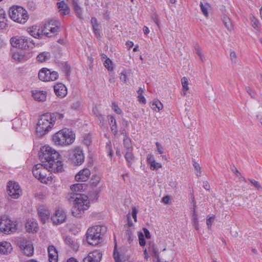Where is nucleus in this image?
I'll use <instances>...</instances> for the list:
<instances>
[{
	"label": "nucleus",
	"instance_id": "obj_1",
	"mask_svg": "<svg viewBox=\"0 0 262 262\" xmlns=\"http://www.w3.org/2000/svg\"><path fill=\"white\" fill-rule=\"evenodd\" d=\"M39 159L49 171L54 173L61 172L63 170V163L59 154L49 145L40 148Z\"/></svg>",
	"mask_w": 262,
	"mask_h": 262
},
{
	"label": "nucleus",
	"instance_id": "obj_2",
	"mask_svg": "<svg viewBox=\"0 0 262 262\" xmlns=\"http://www.w3.org/2000/svg\"><path fill=\"white\" fill-rule=\"evenodd\" d=\"M62 114L59 113H47L42 115L36 125V135L42 137L47 134L53 128L55 122H59L63 118Z\"/></svg>",
	"mask_w": 262,
	"mask_h": 262
},
{
	"label": "nucleus",
	"instance_id": "obj_3",
	"mask_svg": "<svg viewBox=\"0 0 262 262\" xmlns=\"http://www.w3.org/2000/svg\"><path fill=\"white\" fill-rule=\"evenodd\" d=\"M70 199L74 200L73 207L72 209V214L77 217H80L81 214L87 210L90 205L87 196L78 193H73Z\"/></svg>",
	"mask_w": 262,
	"mask_h": 262
},
{
	"label": "nucleus",
	"instance_id": "obj_4",
	"mask_svg": "<svg viewBox=\"0 0 262 262\" xmlns=\"http://www.w3.org/2000/svg\"><path fill=\"white\" fill-rule=\"evenodd\" d=\"M105 231V226H96L89 228L86 232V241L89 244L95 246L99 244Z\"/></svg>",
	"mask_w": 262,
	"mask_h": 262
},
{
	"label": "nucleus",
	"instance_id": "obj_5",
	"mask_svg": "<svg viewBox=\"0 0 262 262\" xmlns=\"http://www.w3.org/2000/svg\"><path fill=\"white\" fill-rule=\"evenodd\" d=\"M9 14L13 21L20 24H24L29 18L27 11L20 6H14L10 7Z\"/></svg>",
	"mask_w": 262,
	"mask_h": 262
},
{
	"label": "nucleus",
	"instance_id": "obj_6",
	"mask_svg": "<svg viewBox=\"0 0 262 262\" xmlns=\"http://www.w3.org/2000/svg\"><path fill=\"white\" fill-rule=\"evenodd\" d=\"M59 23L56 20H51L47 24L41 26L40 28L42 38L43 36L51 37L56 35L59 31Z\"/></svg>",
	"mask_w": 262,
	"mask_h": 262
},
{
	"label": "nucleus",
	"instance_id": "obj_7",
	"mask_svg": "<svg viewBox=\"0 0 262 262\" xmlns=\"http://www.w3.org/2000/svg\"><path fill=\"white\" fill-rule=\"evenodd\" d=\"M16 225L7 215L0 217V231L5 234H10L16 230Z\"/></svg>",
	"mask_w": 262,
	"mask_h": 262
},
{
	"label": "nucleus",
	"instance_id": "obj_8",
	"mask_svg": "<svg viewBox=\"0 0 262 262\" xmlns=\"http://www.w3.org/2000/svg\"><path fill=\"white\" fill-rule=\"evenodd\" d=\"M50 171L47 167H46L44 164H37L32 169V173L34 176L39 180L42 183H47V172Z\"/></svg>",
	"mask_w": 262,
	"mask_h": 262
},
{
	"label": "nucleus",
	"instance_id": "obj_9",
	"mask_svg": "<svg viewBox=\"0 0 262 262\" xmlns=\"http://www.w3.org/2000/svg\"><path fill=\"white\" fill-rule=\"evenodd\" d=\"M58 77V74L56 71H51L47 68H42L38 73V78L43 81H54Z\"/></svg>",
	"mask_w": 262,
	"mask_h": 262
},
{
	"label": "nucleus",
	"instance_id": "obj_10",
	"mask_svg": "<svg viewBox=\"0 0 262 262\" xmlns=\"http://www.w3.org/2000/svg\"><path fill=\"white\" fill-rule=\"evenodd\" d=\"M9 195L13 199H17L19 196L20 189L19 185L15 182L10 181L7 185Z\"/></svg>",
	"mask_w": 262,
	"mask_h": 262
},
{
	"label": "nucleus",
	"instance_id": "obj_11",
	"mask_svg": "<svg viewBox=\"0 0 262 262\" xmlns=\"http://www.w3.org/2000/svg\"><path fill=\"white\" fill-rule=\"evenodd\" d=\"M73 156L71 158L72 162L76 165L82 164L84 160V157L82 150L79 147L74 148L72 151Z\"/></svg>",
	"mask_w": 262,
	"mask_h": 262
},
{
	"label": "nucleus",
	"instance_id": "obj_12",
	"mask_svg": "<svg viewBox=\"0 0 262 262\" xmlns=\"http://www.w3.org/2000/svg\"><path fill=\"white\" fill-rule=\"evenodd\" d=\"M66 218V213L61 209L56 210L54 214L52 216L51 220L55 225L60 224L65 221Z\"/></svg>",
	"mask_w": 262,
	"mask_h": 262
},
{
	"label": "nucleus",
	"instance_id": "obj_13",
	"mask_svg": "<svg viewBox=\"0 0 262 262\" xmlns=\"http://www.w3.org/2000/svg\"><path fill=\"white\" fill-rule=\"evenodd\" d=\"M20 248L24 250L26 255L30 256L33 254L34 248L30 241L23 239L20 243Z\"/></svg>",
	"mask_w": 262,
	"mask_h": 262
},
{
	"label": "nucleus",
	"instance_id": "obj_14",
	"mask_svg": "<svg viewBox=\"0 0 262 262\" xmlns=\"http://www.w3.org/2000/svg\"><path fill=\"white\" fill-rule=\"evenodd\" d=\"M102 257L101 253L98 250H95L90 253L88 256L83 259V262H99Z\"/></svg>",
	"mask_w": 262,
	"mask_h": 262
},
{
	"label": "nucleus",
	"instance_id": "obj_15",
	"mask_svg": "<svg viewBox=\"0 0 262 262\" xmlns=\"http://www.w3.org/2000/svg\"><path fill=\"white\" fill-rule=\"evenodd\" d=\"M63 130H60L56 133L52 137L53 141L57 145H65L66 140H64V136Z\"/></svg>",
	"mask_w": 262,
	"mask_h": 262
},
{
	"label": "nucleus",
	"instance_id": "obj_16",
	"mask_svg": "<svg viewBox=\"0 0 262 262\" xmlns=\"http://www.w3.org/2000/svg\"><path fill=\"white\" fill-rule=\"evenodd\" d=\"M64 136V140H66L65 145H70L72 144L75 139V135L74 132L70 129H62Z\"/></svg>",
	"mask_w": 262,
	"mask_h": 262
},
{
	"label": "nucleus",
	"instance_id": "obj_17",
	"mask_svg": "<svg viewBox=\"0 0 262 262\" xmlns=\"http://www.w3.org/2000/svg\"><path fill=\"white\" fill-rule=\"evenodd\" d=\"M37 212L43 223L49 219L50 214L47 206L40 205L37 208Z\"/></svg>",
	"mask_w": 262,
	"mask_h": 262
},
{
	"label": "nucleus",
	"instance_id": "obj_18",
	"mask_svg": "<svg viewBox=\"0 0 262 262\" xmlns=\"http://www.w3.org/2000/svg\"><path fill=\"white\" fill-rule=\"evenodd\" d=\"M90 174V170L88 168H84L75 176V179L77 181L84 182L88 180Z\"/></svg>",
	"mask_w": 262,
	"mask_h": 262
},
{
	"label": "nucleus",
	"instance_id": "obj_19",
	"mask_svg": "<svg viewBox=\"0 0 262 262\" xmlns=\"http://www.w3.org/2000/svg\"><path fill=\"white\" fill-rule=\"evenodd\" d=\"M54 90L55 94L61 98L64 97L67 94V88L62 83H57L54 85Z\"/></svg>",
	"mask_w": 262,
	"mask_h": 262
},
{
	"label": "nucleus",
	"instance_id": "obj_20",
	"mask_svg": "<svg viewBox=\"0 0 262 262\" xmlns=\"http://www.w3.org/2000/svg\"><path fill=\"white\" fill-rule=\"evenodd\" d=\"M38 224L33 219L28 220L25 224L26 230L28 232H36L38 229Z\"/></svg>",
	"mask_w": 262,
	"mask_h": 262
},
{
	"label": "nucleus",
	"instance_id": "obj_21",
	"mask_svg": "<svg viewBox=\"0 0 262 262\" xmlns=\"http://www.w3.org/2000/svg\"><path fill=\"white\" fill-rule=\"evenodd\" d=\"M49 260L50 262H57L58 253L55 247L53 246H50L48 249Z\"/></svg>",
	"mask_w": 262,
	"mask_h": 262
},
{
	"label": "nucleus",
	"instance_id": "obj_22",
	"mask_svg": "<svg viewBox=\"0 0 262 262\" xmlns=\"http://www.w3.org/2000/svg\"><path fill=\"white\" fill-rule=\"evenodd\" d=\"M23 39L21 49L30 50L34 47L35 43L32 38L23 36Z\"/></svg>",
	"mask_w": 262,
	"mask_h": 262
},
{
	"label": "nucleus",
	"instance_id": "obj_23",
	"mask_svg": "<svg viewBox=\"0 0 262 262\" xmlns=\"http://www.w3.org/2000/svg\"><path fill=\"white\" fill-rule=\"evenodd\" d=\"M7 21L5 11L0 7V29H5L7 27Z\"/></svg>",
	"mask_w": 262,
	"mask_h": 262
},
{
	"label": "nucleus",
	"instance_id": "obj_24",
	"mask_svg": "<svg viewBox=\"0 0 262 262\" xmlns=\"http://www.w3.org/2000/svg\"><path fill=\"white\" fill-rule=\"evenodd\" d=\"M12 250V246L8 242H3L0 243V252L4 254H7Z\"/></svg>",
	"mask_w": 262,
	"mask_h": 262
},
{
	"label": "nucleus",
	"instance_id": "obj_25",
	"mask_svg": "<svg viewBox=\"0 0 262 262\" xmlns=\"http://www.w3.org/2000/svg\"><path fill=\"white\" fill-rule=\"evenodd\" d=\"M57 5L60 14L62 15H68L69 14L70 8L64 1L57 3Z\"/></svg>",
	"mask_w": 262,
	"mask_h": 262
},
{
	"label": "nucleus",
	"instance_id": "obj_26",
	"mask_svg": "<svg viewBox=\"0 0 262 262\" xmlns=\"http://www.w3.org/2000/svg\"><path fill=\"white\" fill-rule=\"evenodd\" d=\"M32 96L36 100L44 101L46 100L47 93L42 91H37L32 92Z\"/></svg>",
	"mask_w": 262,
	"mask_h": 262
},
{
	"label": "nucleus",
	"instance_id": "obj_27",
	"mask_svg": "<svg viewBox=\"0 0 262 262\" xmlns=\"http://www.w3.org/2000/svg\"><path fill=\"white\" fill-rule=\"evenodd\" d=\"M23 36H13L10 39V43L13 47L21 48Z\"/></svg>",
	"mask_w": 262,
	"mask_h": 262
},
{
	"label": "nucleus",
	"instance_id": "obj_28",
	"mask_svg": "<svg viewBox=\"0 0 262 262\" xmlns=\"http://www.w3.org/2000/svg\"><path fill=\"white\" fill-rule=\"evenodd\" d=\"M124 157L127 162V166L129 167H131L135 159V157L132 152V149L127 150Z\"/></svg>",
	"mask_w": 262,
	"mask_h": 262
},
{
	"label": "nucleus",
	"instance_id": "obj_29",
	"mask_svg": "<svg viewBox=\"0 0 262 262\" xmlns=\"http://www.w3.org/2000/svg\"><path fill=\"white\" fill-rule=\"evenodd\" d=\"M72 6L76 16L79 18H82V11L76 0L72 1Z\"/></svg>",
	"mask_w": 262,
	"mask_h": 262
},
{
	"label": "nucleus",
	"instance_id": "obj_30",
	"mask_svg": "<svg viewBox=\"0 0 262 262\" xmlns=\"http://www.w3.org/2000/svg\"><path fill=\"white\" fill-rule=\"evenodd\" d=\"M88 186L84 183H78L75 184L71 186V189L75 193H77L78 191L84 190L87 189Z\"/></svg>",
	"mask_w": 262,
	"mask_h": 262
},
{
	"label": "nucleus",
	"instance_id": "obj_31",
	"mask_svg": "<svg viewBox=\"0 0 262 262\" xmlns=\"http://www.w3.org/2000/svg\"><path fill=\"white\" fill-rule=\"evenodd\" d=\"M200 7L201 10V11L203 15L205 17H208V10L210 9V6L207 3L203 4L202 2L200 3Z\"/></svg>",
	"mask_w": 262,
	"mask_h": 262
},
{
	"label": "nucleus",
	"instance_id": "obj_32",
	"mask_svg": "<svg viewBox=\"0 0 262 262\" xmlns=\"http://www.w3.org/2000/svg\"><path fill=\"white\" fill-rule=\"evenodd\" d=\"M50 54L49 52H42L40 53L37 57V59L38 61L42 62H45L50 59Z\"/></svg>",
	"mask_w": 262,
	"mask_h": 262
},
{
	"label": "nucleus",
	"instance_id": "obj_33",
	"mask_svg": "<svg viewBox=\"0 0 262 262\" xmlns=\"http://www.w3.org/2000/svg\"><path fill=\"white\" fill-rule=\"evenodd\" d=\"M223 21L225 27L229 31H231L233 30V25L229 17H228L226 16H224L223 17Z\"/></svg>",
	"mask_w": 262,
	"mask_h": 262
},
{
	"label": "nucleus",
	"instance_id": "obj_34",
	"mask_svg": "<svg viewBox=\"0 0 262 262\" xmlns=\"http://www.w3.org/2000/svg\"><path fill=\"white\" fill-rule=\"evenodd\" d=\"M151 108L155 111H157V109L158 111H159L163 108V104L159 100H155L152 103Z\"/></svg>",
	"mask_w": 262,
	"mask_h": 262
},
{
	"label": "nucleus",
	"instance_id": "obj_35",
	"mask_svg": "<svg viewBox=\"0 0 262 262\" xmlns=\"http://www.w3.org/2000/svg\"><path fill=\"white\" fill-rule=\"evenodd\" d=\"M64 242L67 245L71 247L74 250H77L78 248L77 244L71 238L67 237L64 239Z\"/></svg>",
	"mask_w": 262,
	"mask_h": 262
},
{
	"label": "nucleus",
	"instance_id": "obj_36",
	"mask_svg": "<svg viewBox=\"0 0 262 262\" xmlns=\"http://www.w3.org/2000/svg\"><path fill=\"white\" fill-rule=\"evenodd\" d=\"M32 29H33L30 30V34L35 38H42L39 28L37 30L36 28L34 29L33 27Z\"/></svg>",
	"mask_w": 262,
	"mask_h": 262
},
{
	"label": "nucleus",
	"instance_id": "obj_37",
	"mask_svg": "<svg viewBox=\"0 0 262 262\" xmlns=\"http://www.w3.org/2000/svg\"><path fill=\"white\" fill-rule=\"evenodd\" d=\"M126 136V135H125ZM123 145L125 148L127 149V150L129 149H132L133 150V147L132 145L131 140L129 138L125 137L123 139Z\"/></svg>",
	"mask_w": 262,
	"mask_h": 262
},
{
	"label": "nucleus",
	"instance_id": "obj_38",
	"mask_svg": "<svg viewBox=\"0 0 262 262\" xmlns=\"http://www.w3.org/2000/svg\"><path fill=\"white\" fill-rule=\"evenodd\" d=\"M91 23L95 34H97V33H99V28L97 19L95 17H92L91 19Z\"/></svg>",
	"mask_w": 262,
	"mask_h": 262
},
{
	"label": "nucleus",
	"instance_id": "obj_39",
	"mask_svg": "<svg viewBox=\"0 0 262 262\" xmlns=\"http://www.w3.org/2000/svg\"><path fill=\"white\" fill-rule=\"evenodd\" d=\"M12 57L15 60L20 61L24 58L23 54L19 52H14L12 54Z\"/></svg>",
	"mask_w": 262,
	"mask_h": 262
},
{
	"label": "nucleus",
	"instance_id": "obj_40",
	"mask_svg": "<svg viewBox=\"0 0 262 262\" xmlns=\"http://www.w3.org/2000/svg\"><path fill=\"white\" fill-rule=\"evenodd\" d=\"M181 83L183 89L185 91H188L189 90L188 79L185 77H183L181 79Z\"/></svg>",
	"mask_w": 262,
	"mask_h": 262
},
{
	"label": "nucleus",
	"instance_id": "obj_41",
	"mask_svg": "<svg viewBox=\"0 0 262 262\" xmlns=\"http://www.w3.org/2000/svg\"><path fill=\"white\" fill-rule=\"evenodd\" d=\"M104 66L108 71H112L113 69L112 67V61L108 58L105 60Z\"/></svg>",
	"mask_w": 262,
	"mask_h": 262
},
{
	"label": "nucleus",
	"instance_id": "obj_42",
	"mask_svg": "<svg viewBox=\"0 0 262 262\" xmlns=\"http://www.w3.org/2000/svg\"><path fill=\"white\" fill-rule=\"evenodd\" d=\"M112 109L118 114H122V112L121 110L119 107L118 105L115 102H113L112 103Z\"/></svg>",
	"mask_w": 262,
	"mask_h": 262
},
{
	"label": "nucleus",
	"instance_id": "obj_43",
	"mask_svg": "<svg viewBox=\"0 0 262 262\" xmlns=\"http://www.w3.org/2000/svg\"><path fill=\"white\" fill-rule=\"evenodd\" d=\"M193 167L195 170V174L197 176H200L201 174V167L199 163L197 162H194L193 163Z\"/></svg>",
	"mask_w": 262,
	"mask_h": 262
},
{
	"label": "nucleus",
	"instance_id": "obj_44",
	"mask_svg": "<svg viewBox=\"0 0 262 262\" xmlns=\"http://www.w3.org/2000/svg\"><path fill=\"white\" fill-rule=\"evenodd\" d=\"M230 59L232 63H237V55L234 51H231L230 52Z\"/></svg>",
	"mask_w": 262,
	"mask_h": 262
},
{
	"label": "nucleus",
	"instance_id": "obj_45",
	"mask_svg": "<svg viewBox=\"0 0 262 262\" xmlns=\"http://www.w3.org/2000/svg\"><path fill=\"white\" fill-rule=\"evenodd\" d=\"M150 168L151 170L158 169L162 167V165L158 162H156V161L152 162L151 164H150Z\"/></svg>",
	"mask_w": 262,
	"mask_h": 262
},
{
	"label": "nucleus",
	"instance_id": "obj_46",
	"mask_svg": "<svg viewBox=\"0 0 262 262\" xmlns=\"http://www.w3.org/2000/svg\"><path fill=\"white\" fill-rule=\"evenodd\" d=\"M249 181L257 189H258V190L262 189V188L258 181H257L255 180H253V179H249Z\"/></svg>",
	"mask_w": 262,
	"mask_h": 262
},
{
	"label": "nucleus",
	"instance_id": "obj_47",
	"mask_svg": "<svg viewBox=\"0 0 262 262\" xmlns=\"http://www.w3.org/2000/svg\"><path fill=\"white\" fill-rule=\"evenodd\" d=\"M138 236H139V244L141 246H144L145 245L146 242H145L144 235L143 234V233H140Z\"/></svg>",
	"mask_w": 262,
	"mask_h": 262
},
{
	"label": "nucleus",
	"instance_id": "obj_48",
	"mask_svg": "<svg viewBox=\"0 0 262 262\" xmlns=\"http://www.w3.org/2000/svg\"><path fill=\"white\" fill-rule=\"evenodd\" d=\"M246 92L252 98H254L255 97V92L249 86L246 88Z\"/></svg>",
	"mask_w": 262,
	"mask_h": 262
},
{
	"label": "nucleus",
	"instance_id": "obj_49",
	"mask_svg": "<svg viewBox=\"0 0 262 262\" xmlns=\"http://www.w3.org/2000/svg\"><path fill=\"white\" fill-rule=\"evenodd\" d=\"M93 112L94 113L95 115L98 118V119L100 120H101L103 119L102 115L100 114L99 111L96 107H94L93 108Z\"/></svg>",
	"mask_w": 262,
	"mask_h": 262
},
{
	"label": "nucleus",
	"instance_id": "obj_50",
	"mask_svg": "<svg viewBox=\"0 0 262 262\" xmlns=\"http://www.w3.org/2000/svg\"><path fill=\"white\" fill-rule=\"evenodd\" d=\"M156 145L157 149V152L159 154H162L164 153V148L163 146L159 143V142H156Z\"/></svg>",
	"mask_w": 262,
	"mask_h": 262
},
{
	"label": "nucleus",
	"instance_id": "obj_51",
	"mask_svg": "<svg viewBox=\"0 0 262 262\" xmlns=\"http://www.w3.org/2000/svg\"><path fill=\"white\" fill-rule=\"evenodd\" d=\"M138 213V210L136 207H132V215L135 222H137V215Z\"/></svg>",
	"mask_w": 262,
	"mask_h": 262
},
{
	"label": "nucleus",
	"instance_id": "obj_52",
	"mask_svg": "<svg viewBox=\"0 0 262 262\" xmlns=\"http://www.w3.org/2000/svg\"><path fill=\"white\" fill-rule=\"evenodd\" d=\"M196 54L200 57L201 60L203 61L205 59V57L202 53L201 50L199 47L195 48Z\"/></svg>",
	"mask_w": 262,
	"mask_h": 262
},
{
	"label": "nucleus",
	"instance_id": "obj_53",
	"mask_svg": "<svg viewBox=\"0 0 262 262\" xmlns=\"http://www.w3.org/2000/svg\"><path fill=\"white\" fill-rule=\"evenodd\" d=\"M107 119L108 120L109 124L111 126L113 124H116V121L114 116L112 115H109L107 116Z\"/></svg>",
	"mask_w": 262,
	"mask_h": 262
},
{
	"label": "nucleus",
	"instance_id": "obj_54",
	"mask_svg": "<svg viewBox=\"0 0 262 262\" xmlns=\"http://www.w3.org/2000/svg\"><path fill=\"white\" fill-rule=\"evenodd\" d=\"M154 161H155V160L154 159V157L153 155H152L151 154H149L147 156V162L148 164H149L150 165Z\"/></svg>",
	"mask_w": 262,
	"mask_h": 262
},
{
	"label": "nucleus",
	"instance_id": "obj_55",
	"mask_svg": "<svg viewBox=\"0 0 262 262\" xmlns=\"http://www.w3.org/2000/svg\"><path fill=\"white\" fill-rule=\"evenodd\" d=\"M214 220L213 217H209L207 219L206 224L209 228H210L211 227V226L212 225V220Z\"/></svg>",
	"mask_w": 262,
	"mask_h": 262
},
{
	"label": "nucleus",
	"instance_id": "obj_56",
	"mask_svg": "<svg viewBox=\"0 0 262 262\" xmlns=\"http://www.w3.org/2000/svg\"><path fill=\"white\" fill-rule=\"evenodd\" d=\"M152 18L154 22L157 24V25L159 27L160 26V21L159 20L158 17L156 14H155L152 16Z\"/></svg>",
	"mask_w": 262,
	"mask_h": 262
},
{
	"label": "nucleus",
	"instance_id": "obj_57",
	"mask_svg": "<svg viewBox=\"0 0 262 262\" xmlns=\"http://www.w3.org/2000/svg\"><path fill=\"white\" fill-rule=\"evenodd\" d=\"M111 128L113 132V134L114 135L117 134L118 130H117V123L116 124H113L111 126Z\"/></svg>",
	"mask_w": 262,
	"mask_h": 262
},
{
	"label": "nucleus",
	"instance_id": "obj_58",
	"mask_svg": "<svg viewBox=\"0 0 262 262\" xmlns=\"http://www.w3.org/2000/svg\"><path fill=\"white\" fill-rule=\"evenodd\" d=\"M138 100L139 101L142 103H146V99L144 96L143 95H139L138 96Z\"/></svg>",
	"mask_w": 262,
	"mask_h": 262
},
{
	"label": "nucleus",
	"instance_id": "obj_59",
	"mask_svg": "<svg viewBox=\"0 0 262 262\" xmlns=\"http://www.w3.org/2000/svg\"><path fill=\"white\" fill-rule=\"evenodd\" d=\"M143 230L144 233L145 234L146 238L147 239L150 238V232H149V231L148 230V229H147L146 228H143Z\"/></svg>",
	"mask_w": 262,
	"mask_h": 262
},
{
	"label": "nucleus",
	"instance_id": "obj_60",
	"mask_svg": "<svg viewBox=\"0 0 262 262\" xmlns=\"http://www.w3.org/2000/svg\"><path fill=\"white\" fill-rule=\"evenodd\" d=\"M192 221L193 222H198L197 214L195 211L193 210L192 212Z\"/></svg>",
	"mask_w": 262,
	"mask_h": 262
},
{
	"label": "nucleus",
	"instance_id": "obj_61",
	"mask_svg": "<svg viewBox=\"0 0 262 262\" xmlns=\"http://www.w3.org/2000/svg\"><path fill=\"white\" fill-rule=\"evenodd\" d=\"M80 106V102L79 101H76L75 103H74L72 105V108H74L75 109L78 108Z\"/></svg>",
	"mask_w": 262,
	"mask_h": 262
},
{
	"label": "nucleus",
	"instance_id": "obj_62",
	"mask_svg": "<svg viewBox=\"0 0 262 262\" xmlns=\"http://www.w3.org/2000/svg\"><path fill=\"white\" fill-rule=\"evenodd\" d=\"M258 25H259V22L258 20H252V26L256 28H257L258 27Z\"/></svg>",
	"mask_w": 262,
	"mask_h": 262
},
{
	"label": "nucleus",
	"instance_id": "obj_63",
	"mask_svg": "<svg viewBox=\"0 0 262 262\" xmlns=\"http://www.w3.org/2000/svg\"><path fill=\"white\" fill-rule=\"evenodd\" d=\"M203 187L207 190H209L210 188V186L207 181L203 182Z\"/></svg>",
	"mask_w": 262,
	"mask_h": 262
},
{
	"label": "nucleus",
	"instance_id": "obj_64",
	"mask_svg": "<svg viewBox=\"0 0 262 262\" xmlns=\"http://www.w3.org/2000/svg\"><path fill=\"white\" fill-rule=\"evenodd\" d=\"M114 259L115 260V262H122L119 258L118 254H116L115 252H114Z\"/></svg>",
	"mask_w": 262,
	"mask_h": 262
}]
</instances>
